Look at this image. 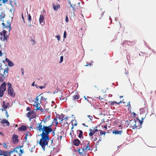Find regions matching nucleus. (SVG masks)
<instances>
[{"label":"nucleus","instance_id":"nucleus-2","mask_svg":"<svg viewBox=\"0 0 156 156\" xmlns=\"http://www.w3.org/2000/svg\"><path fill=\"white\" fill-rule=\"evenodd\" d=\"M8 68H6L5 69H4L1 68L0 69V74L1 76H3L5 77L7 76L8 74Z\"/></svg>","mask_w":156,"mask_h":156},{"label":"nucleus","instance_id":"nucleus-12","mask_svg":"<svg viewBox=\"0 0 156 156\" xmlns=\"http://www.w3.org/2000/svg\"><path fill=\"white\" fill-rule=\"evenodd\" d=\"M5 61L8 63V65L9 66L12 67L14 66V63L11 61L9 60L8 58H6Z\"/></svg>","mask_w":156,"mask_h":156},{"label":"nucleus","instance_id":"nucleus-55","mask_svg":"<svg viewBox=\"0 0 156 156\" xmlns=\"http://www.w3.org/2000/svg\"><path fill=\"white\" fill-rule=\"evenodd\" d=\"M130 102H128V103L127 105V106H128V107H129V108H130L131 107H130Z\"/></svg>","mask_w":156,"mask_h":156},{"label":"nucleus","instance_id":"nucleus-48","mask_svg":"<svg viewBox=\"0 0 156 156\" xmlns=\"http://www.w3.org/2000/svg\"><path fill=\"white\" fill-rule=\"evenodd\" d=\"M21 147H20V149H19V151L20 152L21 154H22V153H23V150H21Z\"/></svg>","mask_w":156,"mask_h":156},{"label":"nucleus","instance_id":"nucleus-63","mask_svg":"<svg viewBox=\"0 0 156 156\" xmlns=\"http://www.w3.org/2000/svg\"><path fill=\"white\" fill-rule=\"evenodd\" d=\"M94 132H95H95H97L98 131V130L97 129H95L94 131H93Z\"/></svg>","mask_w":156,"mask_h":156},{"label":"nucleus","instance_id":"nucleus-31","mask_svg":"<svg viewBox=\"0 0 156 156\" xmlns=\"http://www.w3.org/2000/svg\"><path fill=\"white\" fill-rule=\"evenodd\" d=\"M2 107L4 109L7 108V105H5V101H3V103Z\"/></svg>","mask_w":156,"mask_h":156},{"label":"nucleus","instance_id":"nucleus-6","mask_svg":"<svg viewBox=\"0 0 156 156\" xmlns=\"http://www.w3.org/2000/svg\"><path fill=\"white\" fill-rule=\"evenodd\" d=\"M8 93L12 97H14L15 96V94L14 93L13 90L12 88H8Z\"/></svg>","mask_w":156,"mask_h":156},{"label":"nucleus","instance_id":"nucleus-21","mask_svg":"<svg viewBox=\"0 0 156 156\" xmlns=\"http://www.w3.org/2000/svg\"><path fill=\"white\" fill-rule=\"evenodd\" d=\"M34 113V112L33 111H31L29 112L27 114V116L28 118H30V115L33 114Z\"/></svg>","mask_w":156,"mask_h":156},{"label":"nucleus","instance_id":"nucleus-46","mask_svg":"<svg viewBox=\"0 0 156 156\" xmlns=\"http://www.w3.org/2000/svg\"><path fill=\"white\" fill-rule=\"evenodd\" d=\"M55 37L57 38L58 40L59 41L60 40V36L59 35L56 36Z\"/></svg>","mask_w":156,"mask_h":156},{"label":"nucleus","instance_id":"nucleus-11","mask_svg":"<svg viewBox=\"0 0 156 156\" xmlns=\"http://www.w3.org/2000/svg\"><path fill=\"white\" fill-rule=\"evenodd\" d=\"M73 143L74 145L77 146L79 145L80 142L78 139H75L73 140Z\"/></svg>","mask_w":156,"mask_h":156},{"label":"nucleus","instance_id":"nucleus-39","mask_svg":"<svg viewBox=\"0 0 156 156\" xmlns=\"http://www.w3.org/2000/svg\"><path fill=\"white\" fill-rule=\"evenodd\" d=\"M28 133H27V134H26L25 136L24 137V139H25L26 140H27V137L28 136Z\"/></svg>","mask_w":156,"mask_h":156},{"label":"nucleus","instance_id":"nucleus-49","mask_svg":"<svg viewBox=\"0 0 156 156\" xmlns=\"http://www.w3.org/2000/svg\"><path fill=\"white\" fill-rule=\"evenodd\" d=\"M13 152H14V150L12 151H10L9 152V154L10 155V154L12 153Z\"/></svg>","mask_w":156,"mask_h":156},{"label":"nucleus","instance_id":"nucleus-59","mask_svg":"<svg viewBox=\"0 0 156 156\" xmlns=\"http://www.w3.org/2000/svg\"><path fill=\"white\" fill-rule=\"evenodd\" d=\"M62 115H61L59 116V117H58V119L59 120H61L62 119Z\"/></svg>","mask_w":156,"mask_h":156},{"label":"nucleus","instance_id":"nucleus-34","mask_svg":"<svg viewBox=\"0 0 156 156\" xmlns=\"http://www.w3.org/2000/svg\"><path fill=\"white\" fill-rule=\"evenodd\" d=\"M4 91H3V90H0V97H2L3 95V94Z\"/></svg>","mask_w":156,"mask_h":156},{"label":"nucleus","instance_id":"nucleus-51","mask_svg":"<svg viewBox=\"0 0 156 156\" xmlns=\"http://www.w3.org/2000/svg\"><path fill=\"white\" fill-rule=\"evenodd\" d=\"M87 117H88L89 118H90V120H92V118H93V117L90 115H88L87 116Z\"/></svg>","mask_w":156,"mask_h":156},{"label":"nucleus","instance_id":"nucleus-56","mask_svg":"<svg viewBox=\"0 0 156 156\" xmlns=\"http://www.w3.org/2000/svg\"><path fill=\"white\" fill-rule=\"evenodd\" d=\"M5 115H6V116L7 117H9V115L8 114V113H7V111H5Z\"/></svg>","mask_w":156,"mask_h":156},{"label":"nucleus","instance_id":"nucleus-23","mask_svg":"<svg viewBox=\"0 0 156 156\" xmlns=\"http://www.w3.org/2000/svg\"><path fill=\"white\" fill-rule=\"evenodd\" d=\"M122 131H119V130H115V131H114L113 132V133H115V134H121L122 133Z\"/></svg>","mask_w":156,"mask_h":156},{"label":"nucleus","instance_id":"nucleus-28","mask_svg":"<svg viewBox=\"0 0 156 156\" xmlns=\"http://www.w3.org/2000/svg\"><path fill=\"white\" fill-rule=\"evenodd\" d=\"M34 106L36 107V108H40V105L39 103H36L35 105H34Z\"/></svg>","mask_w":156,"mask_h":156},{"label":"nucleus","instance_id":"nucleus-53","mask_svg":"<svg viewBox=\"0 0 156 156\" xmlns=\"http://www.w3.org/2000/svg\"><path fill=\"white\" fill-rule=\"evenodd\" d=\"M31 108L30 107H28L27 108V111H30Z\"/></svg>","mask_w":156,"mask_h":156},{"label":"nucleus","instance_id":"nucleus-61","mask_svg":"<svg viewBox=\"0 0 156 156\" xmlns=\"http://www.w3.org/2000/svg\"><path fill=\"white\" fill-rule=\"evenodd\" d=\"M2 25L5 27V26H6L5 24L4 23H2Z\"/></svg>","mask_w":156,"mask_h":156},{"label":"nucleus","instance_id":"nucleus-10","mask_svg":"<svg viewBox=\"0 0 156 156\" xmlns=\"http://www.w3.org/2000/svg\"><path fill=\"white\" fill-rule=\"evenodd\" d=\"M3 32L4 34V37H5L6 39V40H5V42H6L7 41V38H8V37L9 36V34L7 33V32L6 30H4L3 31Z\"/></svg>","mask_w":156,"mask_h":156},{"label":"nucleus","instance_id":"nucleus-41","mask_svg":"<svg viewBox=\"0 0 156 156\" xmlns=\"http://www.w3.org/2000/svg\"><path fill=\"white\" fill-rule=\"evenodd\" d=\"M59 98L61 100H64V98L63 97V96L62 95H61V97H59Z\"/></svg>","mask_w":156,"mask_h":156},{"label":"nucleus","instance_id":"nucleus-24","mask_svg":"<svg viewBox=\"0 0 156 156\" xmlns=\"http://www.w3.org/2000/svg\"><path fill=\"white\" fill-rule=\"evenodd\" d=\"M73 99L78 100L79 99V96L77 94H76L73 96Z\"/></svg>","mask_w":156,"mask_h":156},{"label":"nucleus","instance_id":"nucleus-64","mask_svg":"<svg viewBox=\"0 0 156 156\" xmlns=\"http://www.w3.org/2000/svg\"><path fill=\"white\" fill-rule=\"evenodd\" d=\"M139 122H140V123L141 124L143 122V120H142L140 121V120H139Z\"/></svg>","mask_w":156,"mask_h":156},{"label":"nucleus","instance_id":"nucleus-7","mask_svg":"<svg viewBox=\"0 0 156 156\" xmlns=\"http://www.w3.org/2000/svg\"><path fill=\"white\" fill-rule=\"evenodd\" d=\"M6 84L5 82H3L1 85L0 90H3V91H5L6 90Z\"/></svg>","mask_w":156,"mask_h":156},{"label":"nucleus","instance_id":"nucleus-36","mask_svg":"<svg viewBox=\"0 0 156 156\" xmlns=\"http://www.w3.org/2000/svg\"><path fill=\"white\" fill-rule=\"evenodd\" d=\"M63 56H61L60 58V61L59 62L60 63H61L62 62V61L63 60Z\"/></svg>","mask_w":156,"mask_h":156},{"label":"nucleus","instance_id":"nucleus-57","mask_svg":"<svg viewBox=\"0 0 156 156\" xmlns=\"http://www.w3.org/2000/svg\"><path fill=\"white\" fill-rule=\"evenodd\" d=\"M100 133L101 135H103V134H105V133L104 132L101 131Z\"/></svg>","mask_w":156,"mask_h":156},{"label":"nucleus","instance_id":"nucleus-25","mask_svg":"<svg viewBox=\"0 0 156 156\" xmlns=\"http://www.w3.org/2000/svg\"><path fill=\"white\" fill-rule=\"evenodd\" d=\"M5 15L4 13L2 12L0 13V20L2 19L5 17Z\"/></svg>","mask_w":156,"mask_h":156},{"label":"nucleus","instance_id":"nucleus-14","mask_svg":"<svg viewBox=\"0 0 156 156\" xmlns=\"http://www.w3.org/2000/svg\"><path fill=\"white\" fill-rule=\"evenodd\" d=\"M4 34L3 31L0 33V39L2 41L5 42V40H6L5 37H4Z\"/></svg>","mask_w":156,"mask_h":156},{"label":"nucleus","instance_id":"nucleus-17","mask_svg":"<svg viewBox=\"0 0 156 156\" xmlns=\"http://www.w3.org/2000/svg\"><path fill=\"white\" fill-rule=\"evenodd\" d=\"M42 122L38 124V126L37 128V129L39 132H41V131H43V128L42 125H41Z\"/></svg>","mask_w":156,"mask_h":156},{"label":"nucleus","instance_id":"nucleus-19","mask_svg":"<svg viewBox=\"0 0 156 156\" xmlns=\"http://www.w3.org/2000/svg\"><path fill=\"white\" fill-rule=\"evenodd\" d=\"M52 5L53 8V9L55 11H57L58 9L60 8V5H58L57 6H56L54 5V3H53L52 4Z\"/></svg>","mask_w":156,"mask_h":156},{"label":"nucleus","instance_id":"nucleus-3","mask_svg":"<svg viewBox=\"0 0 156 156\" xmlns=\"http://www.w3.org/2000/svg\"><path fill=\"white\" fill-rule=\"evenodd\" d=\"M129 127L133 129H134L137 127L136 125V121L135 119H132L129 121Z\"/></svg>","mask_w":156,"mask_h":156},{"label":"nucleus","instance_id":"nucleus-32","mask_svg":"<svg viewBox=\"0 0 156 156\" xmlns=\"http://www.w3.org/2000/svg\"><path fill=\"white\" fill-rule=\"evenodd\" d=\"M42 94H43L42 93L41 94H40V95H39L37 97V98H36V99H35V100H36V101L35 102V103H39L38 102V101H39V99L38 98V97H39L40 95H42Z\"/></svg>","mask_w":156,"mask_h":156},{"label":"nucleus","instance_id":"nucleus-58","mask_svg":"<svg viewBox=\"0 0 156 156\" xmlns=\"http://www.w3.org/2000/svg\"><path fill=\"white\" fill-rule=\"evenodd\" d=\"M3 54L1 51L0 50V56H1Z\"/></svg>","mask_w":156,"mask_h":156},{"label":"nucleus","instance_id":"nucleus-37","mask_svg":"<svg viewBox=\"0 0 156 156\" xmlns=\"http://www.w3.org/2000/svg\"><path fill=\"white\" fill-rule=\"evenodd\" d=\"M7 85L9 86L8 88H12L11 87V84L9 82L7 83Z\"/></svg>","mask_w":156,"mask_h":156},{"label":"nucleus","instance_id":"nucleus-1","mask_svg":"<svg viewBox=\"0 0 156 156\" xmlns=\"http://www.w3.org/2000/svg\"><path fill=\"white\" fill-rule=\"evenodd\" d=\"M52 131L45 129L44 130L43 129L42 133L40 134L41 136V138L40 139L39 144L44 151L45 150V146L48 145V141L49 139L48 135Z\"/></svg>","mask_w":156,"mask_h":156},{"label":"nucleus","instance_id":"nucleus-26","mask_svg":"<svg viewBox=\"0 0 156 156\" xmlns=\"http://www.w3.org/2000/svg\"><path fill=\"white\" fill-rule=\"evenodd\" d=\"M7 153V151H3L0 150V155H3L4 154H6Z\"/></svg>","mask_w":156,"mask_h":156},{"label":"nucleus","instance_id":"nucleus-54","mask_svg":"<svg viewBox=\"0 0 156 156\" xmlns=\"http://www.w3.org/2000/svg\"><path fill=\"white\" fill-rule=\"evenodd\" d=\"M3 3H6L8 1V0H2Z\"/></svg>","mask_w":156,"mask_h":156},{"label":"nucleus","instance_id":"nucleus-5","mask_svg":"<svg viewBox=\"0 0 156 156\" xmlns=\"http://www.w3.org/2000/svg\"><path fill=\"white\" fill-rule=\"evenodd\" d=\"M10 24L11 23L10 21L8 20L7 21L6 25L5 26V29L6 30H8L9 31L11 29Z\"/></svg>","mask_w":156,"mask_h":156},{"label":"nucleus","instance_id":"nucleus-22","mask_svg":"<svg viewBox=\"0 0 156 156\" xmlns=\"http://www.w3.org/2000/svg\"><path fill=\"white\" fill-rule=\"evenodd\" d=\"M79 131L80 133L78 135V137L80 138H82L83 137V132L81 130H78L77 131Z\"/></svg>","mask_w":156,"mask_h":156},{"label":"nucleus","instance_id":"nucleus-8","mask_svg":"<svg viewBox=\"0 0 156 156\" xmlns=\"http://www.w3.org/2000/svg\"><path fill=\"white\" fill-rule=\"evenodd\" d=\"M28 128L27 126H26L22 125L19 128H18V129L19 131H22L26 130Z\"/></svg>","mask_w":156,"mask_h":156},{"label":"nucleus","instance_id":"nucleus-16","mask_svg":"<svg viewBox=\"0 0 156 156\" xmlns=\"http://www.w3.org/2000/svg\"><path fill=\"white\" fill-rule=\"evenodd\" d=\"M51 125L50 126H45L44 125H43V129H47L48 130H49L51 131H53V129H51Z\"/></svg>","mask_w":156,"mask_h":156},{"label":"nucleus","instance_id":"nucleus-20","mask_svg":"<svg viewBox=\"0 0 156 156\" xmlns=\"http://www.w3.org/2000/svg\"><path fill=\"white\" fill-rule=\"evenodd\" d=\"M44 20V17L42 15H41L40 16L39 19V22L40 23H41Z\"/></svg>","mask_w":156,"mask_h":156},{"label":"nucleus","instance_id":"nucleus-33","mask_svg":"<svg viewBox=\"0 0 156 156\" xmlns=\"http://www.w3.org/2000/svg\"><path fill=\"white\" fill-rule=\"evenodd\" d=\"M146 115H140V116L141 117V118L142 120H143L145 119V118H146Z\"/></svg>","mask_w":156,"mask_h":156},{"label":"nucleus","instance_id":"nucleus-27","mask_svg":"<svg viewBox=\"0 0 156 156\" xmlns=\"http://www.w3.org/2000/svg\"><path fill=\"white\" fill-rule=\"evenodd\" d=\"M90 133H89V135L90 136H93L94 134L95 133V132H94L93 131H92V130L91 129H90Z\"/></svg>","mask_w":156,"mask_h":156},{"label":"nucleus","instance_id":"nucleus-62","mask_svg":"<svg viewBox=\"0 0 156 156\" xmlns=\"http://www.w3.org/2000/svg\"><path fill=\"white\" fill-rule=\"evenodd\" d=\"M70 6L73 8V9H74V7H73V6L72 4H70Z\"/></svg>","mask_w":156,"mask_h":156},{"label":"nucleus","instance_id":"nucleus-45","mask_svg":"<svg viewBox=\"0 0 156 156\" xmlns=\"http://www.w3.org/2000/svg\"><path fill=\"white\" fill-rule=\"evenodd\" d=\"M68 117H66L65 118H64V119H62L61 120V121H62L63 120H64L65 121L67 120Z\"/></svg>","mask_w":156,"mask_h":156},{"label":"nucleus","instance_id":"nucleus-30","mask_svg":"<svg viewBox=\"0 0 156 156\" xmlns=\"http://www.w3.org/2000/svg\"><path fill=\"white\" fill-rule=\"evenodd\" d=\"M5 78V77L1 76H0V81L1 82H2L4 80V79Z\"/></svg>","mask_w":156,"mask_h":156},{"label":"nucleus","instance_id":"nucleus-4","mask_svg":"<svg viewBox=\"0 0 156 156\" xmlns=\"http://www.w3.org/2000/svg\"><path fill=\"white\" fill-rule=\"evenodd\" d=\"M147 108H141L140 109V115H147Z\"/></svg>","mask_w":156,"mask_h":156},{"label":"nucleus","instance_id":"nucleus-43","mask_svg":"<svg viewBox=\"0 0 156 156\" xmlns=\"http://www.w3.org/2000/svg\"><path fill=\"white\" fill-rule=\"evenodd\" d=\"M66 32L65 31L64 32V36H63V37L64 38H66Z\"/></svg>","mask_w":156,"mask_h":156},{"label":"nucleus","instance_id":"nucleus-44","mask_svg":"<svg viewBox=\"0 0 156 156\" xmlns=\"http://www.w3.org/2000/svg\"><path fill=\"white\" fill-rule=\"evenodd\" d=\"M3 147H4L5 149H6L7 147V146L6 145V144L5 143H3Z\"/></svg>","mask_w":156,"mask_h":156},{"label":"nucleus","instance_id":"nucleus-9","mask_svg":"<svg viewBox=\"0 0 156 156\" xmlns=\"http://www.w3.org/2000/svg\"><path fill=\"white\" fill-rule=\"evenodd\" d=\"M86 144H87V146H86V147H82V150L83 151L85 152L86 150H90V147H89L90 143L88 141H86Z\"/></svg>","mask_w":156,"mask_h":156},{"label":"nucleus","instance_id":"nucleus-13","mask_svg":"<svg viewBox=\"0 0 156 156\" xmlns=\"http://www.w3.org/2000/svg\"><path fill=\"white\" fill-rule=\"evenodd\" d=\"M12 139L14 143L18 142L19 141L18 139V136L16 135H13Z\"/></svg>","mask_w":156,"mask_h":156},{"label":"nucleus","instance_id":"nucleus-42","mask_svg":"<svg viewBox=\"0 0 156 156\" xmlns=\"http://www.w3.org/2000/svg\"><path fill=\"white\" fill-rule=\"evenodd\" d=\"M85 143L84 144H82V146L83 147H86V145L87 146V144H86L87 143H86V141H85Z\"/></svg>","mask_w":156,"mask_h":156},{"label":"nucleus","instance_id":"nucleus-50","mask_svg":"<svg viewBox=\"0 0 156 156\" xmlns=\"http://www.w3.org/2000/svg\"><path fill=\"white\" fill-rule=\"evenodd\" d=\"M45 84V86H40L39 87L41 89H42L43 88H44L45 87V83L44 84Z\"/></svg>","mask_w":156,"mask_h":156},{"label":"nucleus","instance_id":"nucleus-52","mask_svg":"<svg viewBox=\"0 0 156 156\" xmlns=\"http://www.w3.org/2000/svg\"><path fill=\"white\" fill-rule=\"evenodd\" d=\"M21 71H22V75H23L24 74V72L23 69L22 68L21 69Z\"/></svg>","mask_w":156,"mask_h":156},{"label":"nucleus","instance_id":"nucleus-60","mask_svg":"<svg viewBox=\"0 0 156 156\" xmlns=\"http://www.w3.org/2000/svg\"><path fill=\"white\" fill-rule=\"evenodd\" d=\"M47 98H43V99H42V100L45 101L46 100H47Z\"/></svg>","mask_w":156,"mask_h":156},{"label":"nucleus","instance_id":"nucleus-29","mask_svg":"<svg viewBox=\"0 0 156 156\" xmlns=\"http://www.w3.org/2000/svg\"><path fill=\"white\" fill-rule=\"evenodd\" d=\"M20 149V147H17L15 148L14 149V152H16V153H18V151H19V149Z\"/></svg>","mask_w":156,"mask_h":156},{"label":"nucleus","instance_id":"nucleus-18","mask_svg":"<svg viewBox=\"0 0 156 156\" xmlns=\"http://www.w3.org/2000/svg\"><path fill=\"white\" fill-rule=\"evenodd\" d=\"M1 123L2 124L5 123L7 126H9V122L7 120L5 119H3L1 122Z\"/></svg>","mask_w":156,"mask_h":156},{"label":"nucleus","instance_id":"nucleus-40","mask_svg":"<svg viewBox=\"0 0 156 156\" xmlns=\"http://www.w3.org/2000/svg\"><path fill=\"white\" fill-rule=\"evenodd\" d=\"M31 20V16L30 14L28 15V21H30Z\"/></svg>","mask_w":156,"mask_h":156},{"label":"nucleus","instance_id":"nucleus-38","mask_svg":"<svg viewBox=\"0 0 156 156\" xmlns=\"http://www.w3.org/2000/svg\"><path fill=\"white\" fill-rule=\"evenodd\" d=\"M36 110H40L41 112H44V109L41 108H37L36 109H35Z\"/></svg>","mask_w":156,"mask_h":156},{"label":"nucleus","instance_id":"nucleus-35","mask_svg":"<svg viewBox=\"0 0 156 156\" xmlns=\"http://www.w3.org/2000/svg\"><path fill=\"white\" fill-rule=\"evenodd\" d=\"M84 98H85V100H86L88 102H89V103H90L91 102L89 101L88 100H87V98H90V97H87V98L85 96H84Z\"/></svg>","mask_w":156,"mask_h":156},{"label":"nucleus","instance_id":"nucleus-47","mask_svg":"<svg viewBox=\"0 0 156 156\" xmlns=\"http://www.w3.org/2000/svg\"><path fill=\"white\" fill-rule=\"evenodd\" d=\"M69 20H68V16H66V22L67 23L69 22Z\"/></svg>","mask_w":156,"mask_h":156},{"label":"nucleus","instance_id":"nucleus-15","mask_svg":"<svg viewBox=\"0 0 156 156\" xmlns=\"http://www.w3.org/2000/svg\"><path fill=\"white\" fill-rule=\"evenodd\" d=\"M51 125L50 126H45L44 125H43V129H47L48 130H49L51 131H53V129H51Z\"/></svg>","mask_w":156,"mask_h":156}]
</instances>
